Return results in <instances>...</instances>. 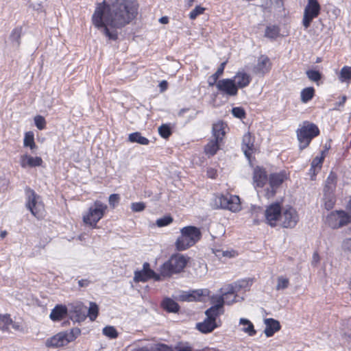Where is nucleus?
<instances>
[{
  "mask_svg": "<svg viewBox=\"0 0 351 351\" xmlns=\"http://www.w3.org/2000/svg\"><path fill=\"white\" fill-rule=\"evenodd\" d=\"M337 177L335 173H330L326 180L324 191L334 192L336 189Z\"/></svg>",
  "mask_w": 351,
  "mask_h": 351,
  "instance_id": "obj_34",
  "label": "nucleus"
},
{
  "mask_svg": "<svg viewBox=\"0 0 351 351\" xmlns=\"http://www.w3.org/2000/svg\"><path fill=\"white\" fill-rule=\"evenodd\" d=\"M23 145L25 147H29L31 149L36 148V144L34 142V134L29 132H26L24 137Z\"/></svg>",
  "mask_w": 351,
  "mask_h": 351,
  "instance_id": "obj_40",
  "label": "nucleus"
},
{
  "mask_svg": "<svg viewBox=\"0 0 351 351\" xmlns=\"http://www.w3.org/2000/svg\"><path fill=\"white\" fill-rule=\"evenodd\" d=\"M109 204L113 208L117 204H118L119 201V196L118 194H112L109 197Z\"/></svg>",
  "mask_w": 351,
  "mask_h": 351,
  "instance_id": "obj_55",
  "label": "nucleus"
},
{
  "mask_svg": "<svg viewBox=\"0 0 351 351\" xmlns=\"http://www.w3.org/2000/svg\"><path fill=\"white\" fill-rule=\"evenodd\" d=\"M173 221V219L170 216H165L156 220V225L158 227H164L170 224Z\"/></svg>",
  "mask_w": 351,
  "mask_h": 351,
  "instance_id": "obj_48",
  "label": "nucleus"
},
{
  "mask_svg": "<svg viewBox=\"0 0 351 351\" xmlns=\"http://www.w3.org/2000/svg\"><path fill=\"white\" fill-rule=\"evenodd\" d=\"M207 176H208V177H209L212 179L216 178V177L217 176V170H215L213 168H208L207 169Z\"/></svg>",
  "mask_w": 351,
  "mask_h": 351,
  "instance_id": "obj_56",
  "label": "nucleus"
},
{
  "mask_svg": "<svg viewBox=\"0 0 351 351\" xmlns=\"http://www.w3.org/2000/svg\"><path fill=\"white\" fill-rule=\"evenodd\" d=\"M164 309L171 313H176L179 311V305L173 300L167 298L162 303Z\"/></svg>",
  "mask_w": 351,
  "mask_h": 351,
  "instance_id": "obj_32",
  "label": "nucleus"
},
{
  "mask_svg": "<svg viewBox=\"0 0 351 351\" xmlns=\"http://www.w3.org/2000/svg\"><path fill=\"white\" fill-rule=\"evenodd\" d=\"M217 327L215 321L206 318L203 322L197 324V328L203 333H208L213 331Z\"/></svg>",
  "mask_w": 351,
  "mask_h": 351,
  "instance_id": "obj_28",
  "label": "nucleus"
},
{
  "mask_svg": "<svg viewBox=\"0 0 351 351\" xmlns=\"http://www.w3.org/2000/svg\"><path fill=\"white\" fill-rule=\"evenodd\" d=\"M181 235L176 241V247L178 250L183 251L194 245L202 237L199 228L189 226L180 230Z\"/></svg>",
  "mask_w": 351,
  "mask_h": 351,
  "instance_id": "obj_2",
  "label": "nucleus"
},
{
  "mask_svg": "<svg viewBox=\"0 0 351 351\" xmlns=\"http://www.w3.org/2000/svg\"><path fill=\"white\" fill-rule=\"evenodd\" d=\"M26 198L25 206L27 208L36 218L43 217L45 209L40 196L37 195L32 189H27Z\"/></svg>",
  "mask_w": 351,
  "mask_h": 351,
  "instance_id": "obj_7",
  "label": "nucleus"
},
{
  "mask_svg": "<svg viewBox=\"0 0 351 351\" xmlns=\"http://www.w3.org/2000/svg\"><path fill=\"white\" fill-rule=\"evenodd\" d=\"M351 222V216L343 210H336L329 213L326 223L332 229L339 228Z\"/></svg>",
  "mask_w": 351,
  "mask_h": 351,
  "instance_id": "obj_9",
  "label": "nucleus"
},
{
  "mask_svg": "<svg viewBox=\"0 0 351 351\" xmlns=\"http://www.w3.org/2000/svg\"><path fill=\"white\" fill-rule=\"evenodd\" d=\"M226 64V62H222L217 69V71L212 75V78H213L214 80H218V78L223 74Z\"/></svg>",
  "mask_w": 351,
  "mask_h": 351,
  "instance_id": "obj_54",
  "label": "nucleus"
},
{
  "mask_svg": "<svg viewBox=\"0 0 351 351\" xmlns=\"http://www.w3.org/2000/svg\"><path fill=\"white\" fill-rule=\"evenodd\" d=\"M90 281L87 279H82L78 281V285L80 287H86L88 286Z\"/></svg>",
  "mask_w": 351,
  "mask_h": 351,
  "instance_id": "obj_58",
  "label": "nucleus"
},
{
  "mask_svg": "<svg viewBox=\"0 0 351 351\" xmlns=\"http://www.w3.org/2000/svg\"><path fill=\"white\" fill-rule=\"evenodd\" d=\"M226 125L222 121H218L213 125V134L216 141H221L226 134Z\"/></svg>",
  "mask_w": 351,
  "mask_h": 351,
  "instance_id": "obj_27",
  "label": "nucleus"
},
{
  "mask_svg": "<svg viewBox=\"0 0 351 351\" xmlns=\"http://www.w3.org/2000/svg\"><path fill=\"white\" fill-rule=\"evenodd\" d=\"M159 134L165 138H167L171 134L169 127L167 125H162L158 128Z\"/></svg>",
  "mask_w": 351,
  "mask_h": 351,
  "instance_id": "obj_47",
  "label": "nucleus"
},
{
  "mask_svg": "<svg viewBox=\"0 0 351 351\" xmlns=\"http://www.w3.org/2000/svg\"><path fill=\"white\" fill-rule=\"evenodd\" d=\"M320 10L321 7L317 0H308L302 19V24L306 29L309 27L313 20L319 16Z\"/></svg>",
  "mask_w": 351,
  "mask_h": 351,
  "instance_id": "obj_10",
  "label": "nucleus"
},
{
  "mask_svg": "<svg viewBox=\"0 0 351 351\" xmlns=\"http://www.w3.org/2000/svg\"><path fill=\"white\" fill-rule=\"evenodd\" d=\"M324 158V156L322 153L320 156H316L313 160L310 171H313V175H315L316 173L321 169Z\"/></svg>",
  "mask_w": 351,
  "mask_h": 351,
  "instance_id": "obj_37",
  "label": "nucleus"
},
{
  "mask_svg": "<svg viewBox=\"0 0 351 351\" xmlns=\"http://www.w3.org/2000/svg\"><path fill=\"white\" fill-rule=\"evenodd\" d=\"M319 133V129L313 123H304V125L298 130L297 136L300 143V148H306L311 140Z\"/></svg>",
  "mask_w": 351,
  "mask_h": 351,
  "instance_id": "obj_6",
  "label": "nucleus"
},
{
  "mask_svg": "<svg viewBox=\"0 0 351 351\" xmlns=\"http://www.w3.org/2000/svg\"><path fill=\"white\" fill-rule=\"evenodd\" d=\"M205 8L201 5H197L193 10L189 13V18L191 20H195L199 15L204 13Z\"/></svg>",
  "mask_w": 351,
  "mask_h": 351,
  "instance_id": "obj_46",
  "label": "nucleus"
},
{
  "mask_svg": "<svg viewBox=\"0 0 351 351\" xmlns=\"http://www.w3.org/2000/svg\"><path fill=\"white\" fill-rule=\"evenodd\" d=\"M34 123L38 130H43L46 125V121L43 117L37 115L34 117Z\"/></svg>",
  "mask_w": 351,
  "mask_h": 351,
  "instance_id": "obj_49",
  "label": "nucleus"
},
{
  "mask_svg": "<svg viewBox=\"0 0 351 351\" xmlns=\"http://www.w3.org/2000/svg\"><path fill=\"white\" fill-rule=\"evenodd\" d=\"M323 202L324 207L326 210L332 209L335 204L336 199L334 192L324 191Z\"/></svg>",
  "mask_w": 351,
  "mask_h": 351,
  "instance_id": "obj_30",
  "label": "nucleus"
},
{
  "mask_svg": "<svg viewBox=\"0 0 351 351\" xmlns=\"http://www.w3.org/2000/svg\"><path fill=\"white\" fill-rule=\"evenodd\" d=\"M159 86L160 88V90L161 91L165 90L167 88V81H165V80L162 81L160 83Z\"/></svg>",
  "mask_w": 351,
  "mask_h": 351,
  "instance_id": "obj_59",
  "label": "nucleus"
},
{
  "mask_svg": "<svg viewBox=\"0 0 351 351\" xmlns=\"http://www.w3.org/2000/svg\"><path fill=\"white\" fill-rule=\"evenodd\" d=\"M279 34L278 28L276 26H269L265 29V36L270 38H275Z\"/></svg>",
  "mask_w": 351,
  "mask_h": 351,
  "instance_id": "obj_45",
  "label": "nucleus"
},
{
  "mask_svg": "<svg viewBox=\"0 0 351 351\" xmlns=\"http://www.w3.org/2000/svg\"><path fill=\"white\" fill-rule=\"evenodd\" d=\"M217 88L223 95L234 97L238 93V88L232 79H223L217 83Z\"/></svg>",
  "mask_w": 351,
  "mask_h": 351,
  "instance_id": "obj_16",
  "label": "nucleus"
},
{
  "mask_svg": "<svg viewBox=\"0 0 351 351\" xmlns=\"http://www.w3.org/2000/svg\"><path fill=\"white\" fill-rule=\"evenodd\" d=\"M0 321L3 325H0V330L7 332L10 330V326L12 324V319L9 314H0Z\"/></svg>",
  "mask_w": 351,
  "mask_h": 351,
  "instance_id": "obj_36",
  "label": "nucleus"
},
{
  "mask_svg": "<svg viewBox=\"0 0 351 351\" xmlns=\"http://www.w3.org/2000/svg\"><path fill=\"white\" fill-rule=\"evenodd\" d=\"M239 324L243 326L241 330L247 334L249 336H254L256 335V331L254 329L253 324L247 319L241 318L239 319Z\"/></svg>",
  "mask_w": 351,
  "mask_h": 351,
  "instance_id": "obj_29",
  "label": "nucleus"
},
{
  "mask_svg": "<svg viewBox=\"0 0 351 351\" xmlns=\"http://www.w3.org/2000/svg\"><path fill=\"white\" fill-rule=\"evenodd\" d=\"M214 306L207 309L205 312L206 318L215 322L216 317L219 314V310L223 307L225 301V296H216L212 299Z\"/></svg>",
  "mask_w": 351,
  "mask_h": 351,
  "instance_id": "obj_18",
  "label": "nucleus"
},
{
  "mask_svg": "<svg viewBox=\"0 0 351 351\" xmlns=\"http://www.w3.org/2000/svg\"><path fill=\"white\" fill-rule=\"evenodd\" d=\"M208 82L210 86H213L215 84L217 86V83L218 82V81H217V80H215V82H214V79L212 78V75H211L209 77V78L208 80Z\"/></svg>",
  "mask_w": 351,
  "mask_h": 351,
  "instance_id": "obj_61",
  "label": "nucleus"
},
{
  "mask_svg": "<svg viewBox=\"0 0 351 351\" xmlns=\"http://www.w3.org/2000/svg\"><path fill=\"white\" fill-rule=\"evenodd\" d=\"M289 285V280L282 276H278L277 278V284L276 289L277 291L287 289Z\"/></svg>",
  "mask_w": 351,
  "mask_h": 351,
  "instance_id": "obj_42",
  "label": "nucleus"
},
{
  "mask_svg": "<svg viewBox=\"0 0 351 351\" xmlns=\"http://www.w3.org/2000/svg\"><path fill=\"white\" fill-rule=\"evenodd\" d=\"M208 289H198L191 292L180 291L175 298L179 301L192 302L199 300L201 296L208 295Z\"/></svg>",
  "mask_w": 351,
  "mask_h": 351,
  "instance_id": "obj_17",
  "label": "nucleus"
},
{
  "mask_svg": "<svg viewBox=\"0 0 351 351\" xmlns=\"http://www.w3.org/2000/svg\"><path fill=\"white\" fill-rule=\"evenodd\" d=\"M265 328L264 333L267 337H270L280 329V322L273 318H267L264 320Z\"/></svg>",
  "mask_w": 351,
  "mask_h": 351,
  "instance_id": "obj_25",
  "label": "nucleus"
},
{
  "mask_svg": "<svg viewBox=\"0 0 351 351\" xmlns=\"http://www.w3.org/2000/svg\"><path fill=\"white\" fill-rule=\"evenodd\" d=\"M99 308L95 302H90V306L88 310V316L91 321H94L98 315Z\"/></svg>",
  "mask_w": 351,
  "mask_h": 351,
  "instance_id": "obj_43",
  "label": "nucleus"
},
{
  "mask_svg": "<svg viewBox=\"0 0 351 351\" xmlns=\"http://www.w3.org/2000/svg\"><path fill=\"white\" fill-rule=\"evenodd\" d=\"M242 150L245 156L250 158L254 150V138L249 132L245 134L243 136Z\"/></svg>",
  "mask_w": 351,
  "mask_h": 351,
  "instance_id": "obj_26",
  "label": "nucleus"
},
{
  "mask_svg": "<svg viewBox=\"0 0 351 351\" xmlns=\"http://www.w3.org/2000/svg\"><path fill=\"white\" fill-rule=\"evenodd\" d=\"M351 79V67L345 66H343L340 71L339 74V80L341 82H346Z\"/></svg>",
  "mask_w": 351,
  "mask_h": 351,
  "instance_id": "obj_41",
  "label": "nucleus"
},
{
  "mask_svg": "<svg viewBox=\"0 0 351 351\" xmlns=\"http://www.w3.org/2000/svg\"><path fill=\"white\" fill-rule=\"evenodd\" d=\"M107 209L106 204L98 200L95 201L93 205L89 208L88 211L84 215V223L95 228L97 222L104 217Z\"/></svg>",
  "mask_w": 351,
  "mask_h": 351,
  "instance_id": "obj_4",
  "label": "nucleus"
},
{
  "mask_svg": "<svg viewBox=\"0 0 351 351\" xmlns=\"http://www.w3.org/2000/svg\"><path fill=\"white\" fill-rule=\"evenodd\" d=\"M314 93H315V90L313 87H308V88H304L301 91V94H300L301 101L303 103L308 102L313 97Z\"/></svg>",
  "mask_w": 351,
  "mask_h": 351,
  "instance_id": "obj_38",
  "label": "nucleus"
},
{
  "mask_svg": "<svg viewBox=\"0 0 351 351\" xmlns=\"http://www.w3.org/2000/svg\"><path fill=\"white\" fill-rule=\"evenodd\" d=\"M232 113L234 117L239 118V119H243L245 116V112L243 108L241 107H234L232 109Z\"/></svg>",
  "mask_w": 351,
  "mask_h": 351,
  "instance_id": "obj_51",
  "label": "nucleus"
},
{
  "mask_svg": "<svg viewBox=\"0 0 351 351\" xmlns=\"http://www.w3.org/2000/svg\"><path fill=\"white\" fill-rule=\"evenodd\" d=\"M306 75L308 77L313 81L317 82L321 78V74L319 71L315 70H309L306 71Z\"/></svg>",
  "mask_w": 351,
  "mask_h": 351,
  "instance_id": "obj_50",
  "label": "nucleus"
},
{
  "mask_svg": "<svg viewBox=\"0 0 351 351\" xmlns=\"http://www.w3.org/2000/svg\"><path fill=\"white\" fill-rule=\"evenodd\" d=\"M21 34V27H17L12 31L9 39L14 47H19L20 46Z\"/></svg>",
  "mask_w": 351,
  "mask_h": 351,
  "instance_id": "obj_31",
  "label": "nucleus"
},
{
  "mask_svg": "<svg viewBox=\"0 0 351 351\" xmlns=\"http://www.w3.org/2000/svg\"><path fill=\"white\" fill-rule=\"evenodd\" d=\"M145 208V204L144 202H134L131 204V209L133 212H141Z\"/></svg>",
  "mask_w": 351,
  "mask_h": 351,
  "instance_id": "obj_52",
  "label": "nucleus"
},
{
  "mask_svg": "<svg viewBox=\"0 0 351 351\" xmlns=\"http://www.w3.org/2000/svg\"><path fill=\"white\" fill-rule=\"evenodd\" d=\"M214 206L217 208L227 209L232 212L241 210L240 199L237 195H217L213 199Z\"/></svg>",
  "mask_w": 351,
  "mask_h": 351,
  "instance_id": "obj_5",
  "label": "nucleus"
},
{
  "mask_svg": "<svg viewBox=\"0 0 351 351\" xmlns=\"http://www.w3.org/2000/svg\"><path fill=\"white\" fill-rule=\"evenodd\" d=\"M69 316L74 322H81L87 317V308L81 302H75L69 305Z\"/></svg>",
  "mask_w": 351,
  "mask_h": 351,
  "instance_id": "obj_12",
  "label": "nucleus"
},
{
  "mask_svg": "<svg viewBox=\"0 0 351 351\" xmlns=\"http://www.w3.org/2000/svg\"><path fill=\"white\" fill-rule=\"evenodd\" d=\"M195 2V0H184V6L186 8H191Z\"/></svg>",
  "mask_w": 351,
  "mask_h": 351,
  "instance_id": "obj_60",
  "label": "nucleus"
},
{
  "mask_svg": "<svg viewBox=\"0 0 351 351\" xmlns=\"http://www.w3.org/2000/svg\"><path fill=\"white\" fill-rule=\"evenodd\" d=\"M269 180L265 169L256 167L253 172V184L255 188H263Z\"/></svg>",
  "mask_w": 351,
  "mask_h": 351,
  "instance_id": "obj_19",
  "label": "nucleus"
},
{
  "mask_svg": "<svg viewBox=\"0 0 351 351\" xmlns=\"http://www.w3.org/2000/svg\"><path fill=\"white\" fill-rule=\"evenodd\" d=\"M271 67V63L269 58L266 56H261L258 60L257 64L254 67V72L256 74L263 75L268 73Z\"/></svg>",
  "mask_w": 351,
  "mask_h": 351,
  "instance_id": "obj_20",
  "label": "nucleus"
},
{
  "mask_svg": "<svg viewBox=\"0 0 351 351\" xmlns=\"http://www.w3.org/2000/svg\"><path fill=\"white\" fill-rule=\"evenodd\" d=\"M282 211L279 204L276 203L269 205L265 211L266 223L271 227L278 225Z\"/></svg>",
  "mask_w": 351,
  "mask_h": 351,
  "instance_id": "obj_13",
  "label": "nucleus"
},
{
  "mask_svg": "<svg viewBox=\"0 0 351 351\" xmlns=\"http://www.w3.org/2000/svg\"><path fill=\"white\" fill-rule=\"evenodd\" d=\"M178 351H192V350L189 346H182L178 348Z\"/></svg>",
  "mask_w": 351,
  "mask_h": 351,
  "instance_id": "obj_62",
  "label": "nucleus"
},
{
  "mask_svg": "<svg viewBox=\"0 0 351 351\" xmlns=\"http://www.w3.org/2000/svg\"><path fill=\"white\" fill-rule=\"evenodd\" d=\"M232 80L239 89L247 86L252 81V77L250 74L241 70L235 74Z\"/></svg>",
  "mask_w": 351,
  "mask_h": 351,
  "instance_id": "obj_22",
  "label": "nucleus"
},
{
  "mask_svg": "<svg viewBox=\"0 0 351 351\" xmlns=\"http://www.w3.org/2000/svg\"><path fill=\"white\" fill-rule=\"evenodd\" d=\"M43 162V159L38 156L33 157L24 154L20 158V164L23 168L40 167Z\"/></svg>",
  "mask_w": 351,
  "mask_h": 351,
  "instance_id": "obj_21",
  "label": "nucleus"
},
{
  "mask_svg": "<svg viewBox=\"0 0 351 351\" xmlns=\"http://www.w3.org/2000/svg\"><path fill=\"white\" fill-rule=\"evenodd\" d=\"M155 351H173V349L171 346L164 343H158L155 345L154 348Z\"/></svg>",
  "mask_w": 351,
  "mask_h": 351,
  "instance_id": "obj_53",
  "label": "nucleus"
},
{
  "mask_svg": "<svg viewBox=\"0 0 351 351\" xmlns=\"http://www.w3.org/2000/svg\"><path fill=\"white\" fill-rule=\"evenodd\" d=\"M68 343L74 341L81 333V330L78 328H73L70 331L64 332Z\"/></svg>",
  "mask_w": 351,
  "mask_h": 351,
  "instance_id": "obj_39",
  "label": "nucleus"
},
{
  "mask_svg": "<svg viewBox=\"0 0 351 351\" xmlns=\"http://www.w3.org/2000/svg\"><path fill=\"white\" fill-rule=\"evenodd\" d=\"M12 328L17 331L23 332V328L20 322H14L12 321V324H11Z\"/></svg>",
  "mask_w": 351,
  "mask_h": 351,
  "instance_id": "obj_57",
  "label": "nucleus"
},
{
  "mask_svg": "<svg viewBox=\"0 0 351 351\" xmlns=\"http://www.w3.org/2000/svg\"><path fill=\"white\" fill-rule=\"evenodd\" d=\"M288 178L289 173H287L285 170L270 174L269 178V183L271 190V191H268L266 195L268 197L274 196L276 193V189L279 187L283 183V182Z\"/></svg>",
  "mask_w": 351,
  "mask_h": 351,
  "instance_id": "obj_15",
  "label": "nucleus"
},
{
  "mask_svg": "<svg viewBox=\"0 0 351 351\" xmlns=\"http://www.w3.org/2000/svg\"><path fill=\"white\" fill-rule=\"evenodd\" d=\"M136 0L104 1L98 3L92 16L93 25L110 40L118 38L117 29L130 24L137 16Z\"/></svg>",
  "mask_w": 351,
  "mask_h": 351,
  "instance_id": "obj_1",
  "label": "nucleus"
},
{
  "mask_svg": "<svg viewBox=\"0 0 351 351\" xmlns=\"http://www.w3.org/2000/svg\"><path fill=\"white\" fill-rule=\"evenodd\" d=\"M64 332H60L46 341L45 345L49 348H58L68 344Z\"/></svg>",
  "mask_w": 351,
  "mask_h": 351,
  "instance_id": "obj_23",
  "label": "nucleus"
},
{
  "mask_svg": "<svg viewBox=\"0 0 351 351\" xmlns=\"http://www.w3.org/2000/svg\"><path fill=\"white\" fill-rule=\"evenodd\" d=\"M132 351H149V350L146 347H143V348L134 349Z\"/></svg>",
  "mask_w": 351,
  "mask_h": 351,
  "instance_id": "obj_64",
  "label": "nucleus"
},
{
  "mask_svg": "<svg viewBox=\"0 0 351 351\" xmlns=\"http://www.w3.org/2000/svg\"><path fill=\"white\" fill-rule=\"evenodd\" d=\"M189 258L181 254L172 255L160 267V275L164 278L181 272L188 263Z\"/></svg>",
  "mask_w": 351,
  "mask_h": 351,
  "instance_id": "obj_3",
  "label": "nucleus"
},
{
  "mask_svg": "<svg viewBox=\"0 0 351 351\" xmlns=\"http://www.w3.org/2000/svg\"><path fill=\"white\" fill-rule=\"evenodd\" d=\"M252 284V280L250 278L242 279L235 282L233 284H230L221 289V295L225 296L226 304L230 305L234 303V300H230L228 297L234 293H237L241 290H246Z\"/></svg>",
  "mask_w": 351,
  "mask_h": 351,
  "instance_id": "obj_8",
  "label": "nucleus"
},
{
  "mask_svg": "<svg viewBox=\"0 0 351 351\" xmlns=\"http://www.w3.org/2000/svg\"><path fill=\"white\" fill-rule=\"evenodd\" d=\"M128 141L131 143H136L143 145H147L149 143V141L147 138L143 136L141 134L138 132L130 134Z\"/></svg>",
  "mask_w": 351,
  "mask_h": 351,
  "instance_id": "obj_33",
  "label": "nucleus"
},
{
  "mask_svg": "<svg viewBox=\"0 0 351 351\" xmlns=\"http://www.w3.org/2000/svg\"><path fill=\"white\" fill-rule=\"evenodd\" d=\"M299 217L297 211L292 207L282 210L278 225L285 228H293L298 223Z\"/></svg>",
  "mask_w": 351,
  "mask_h": 351,
  "instance_id": "obj_11",
  "label": "nucleus"
},
{
  "mask_svg": "<svg viewBox=\"0 0 351 351\" xmlns=\"http://www.w3.org/2000/svg\"><path fill=\"white\" fill-rule=\"evenodd\" d=\"M102 332L105 336L110 339H115L118 337V332L116 328L112 326H108L104 327L103 328Z\"/></svg>",
  "mask_w": 351,
  "mask_h": 351,
  "instance_id": "obj_44",
  "label": "nucleus"
},
{
  "mask_svg": "<svg viewBox=\"0 0 351 351\" xmlns=\"http://www.w3.org/2000/svg\"><path fill=\"white\" fill-rule=\"evenodd\" d=\"M159 21L162 23V24H166L168 23L169 20H168V18L167 16H163V17H161L160 19H159Z\"/></svg>",
  "mask_w": 351,
  "mask_h": 351,
  "instance_id": "obj_63",
  "label": "nucleus"
},
{
  "mask_svg": "<svg viewBox=\"0 0 351 351\" xmlns=\"http://www.w3.org/2000/svg\"><path fill=\"white\" fill-rule=\"evenodd\" d=\"M221 141L212 140L205 147V152L207 155L213 156L219 149V143Z\"/></svg>",
  "mask_w": 351,
  "mask_h": 351,
  "instance_id": "obj_35",
  "label": "nucleus"
},
{
  "mask_svg": "<svg viewBox=\"0 0 351 351\" xmlns=\"http://www.w3.org/2000/svg\"><path fill=\"white\" fill-rule=\"evenodd\" d=\"M69 315L68 308L62 304L56 305L49 315L50 319L53 322L60 321Z\"/></svg>",
  "mask_w": 351,
  "mask_h": 351,
  "instance_id": "obj_24",
  "label": "nucleus"
},
{
  "mask_svg": "<svg viewBox=\"0 0 351 351\" xmlns=\"http://www.w3.org/2000/svg\"><path fill=\"white\" fill-rule=\"evenodd\" d=\"M160 273L156 274L154 270L149 268V264L145 263L141 271H135L134 280L135 282H146L149 279L153 278L156 281L161 280Z\"/></svg>",
  "mask_w": 351,
  "mask_h": 351,
  "instance_id": "obj_14",
  "label": "nucleus"
}]
</instances>
